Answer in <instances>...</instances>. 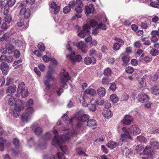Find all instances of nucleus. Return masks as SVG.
Returning <instances> with one entry per match:
<instances>
[{
  "instance_id": "nucleus-1",
  "label": "nucleus",
  "mask_w": 159,
  "mask_h": 159,
  "mask_svg": "<svg viewBox=\"0 0 159 159\" xmlns=\"http://www.w3.org/2000/svg\"><path fill=\"white\" fill-rule=\"evenodd\" d=\"M53 134L54 136L53 138L52 144L59 146L61 150L64 153H66L67 150L66 146L62 145V143L64 142L65 139L66 140H68L69 138V136L68 134L63 135L62 136H58L57 131V130L55 129L53 131Z\"/></svg>"
},
{
  "instance_id": "nucleus-2",
  "label": "nucleus",
  "mask_w": 159,
  "mask_h": 159,
  "mask_svg": "<svg viewBox=\"0 0 159 159\" xmlns=\"http://www.w3.org/2000/svg\"><path fill=\"white\" fill-rule=\"evenodd\" d=\"M34 112L32 107H28L25 110V113H23L21 116V120L23 122H27L30 119Z\"/></svg>"
},
{
  "instance_id": "nucleus-3",
  "label": "nucleus",
  "mask_w": 159,
  "mask_h": 159,
  "mask_svg": "<svg viewBox=\"0 0 159 159\" xmlns=\"http://www.w3.org/2000/svg\"><path fill=\"white\" fill-rule=\"evenodd\" d=\"M61 73L63 75V77L61 79V86L64 88L66 89L68 88V86L66 83L68 80H70V78L68 73L64 69H61Z\"/></svg>"
},
{
  "instance_id": "nucleus-4",
  "label": "nucleus",
  "mask_w": 159,
  "mask_h": 159,
  "mask_svg": "<svg viewBox=\"0 0 159 159\" xmlns=\"http://www.w3.org/2000/svg\"><path fill=\"white\" fill-rule=\"evenodd\" d=\"M45 80L43 81L44 83L46 86V88L48 90L50 89L51 87V84L49 82L54 80V77L52 75V73L50 71H48L47 75L45 76Z\"/></svg>"
},
{
  "instance_id": "nucleus-5",
  "label": "nucleus",
  "mask_w": 159,
  "mask_h": 159,
  "mask_svg": "<svg viewBox=\"0 0 159 159\" xmlns=\"http://www.w3.org/2000/svg\"><path fill=\"white\" fill-rule=\"evenodd\" d=\"M90 27L89 25H85L83 26L84 32L81 31L78 35L82 38H84L86 35L88 36L90 34Z\"/></svg>"
},
{
  "instance_id": "nucleus-6",
  "label": "nucleus",
  "mask_w": 159,
  "mask_h": 159,
  "mask_svg": "<svg viewBox=\"0 0 159 159\" xmlns=\"http://www.w3.org/2000/svg\"><path fill=\"white\" fill-rule=\"evenodd\" d=\"M143 154L146 155V156L148 157H142V159H148L149 158H151L152 157L153 151L152 147L149 146H147L143 150Z\"/></svg>"
},
{
  "instance_id": "nucleus-7",
  "label": "nucleus",
  "mask_w": 159,
  "mask_h": 159,
  "mask_svg": "<svg viewBox=\"0 0 159 159\" xmlns=\"http://www.w3.org/2000/svg\"><path fill=\"white\" fill-rule=\"evenodd\" d=\"M20 14L25 19H29L30 16V11L29 8H22L20 11Z\"/></svg>"
},
{
  "instance_id": "nucleus-8",
  "label": "nucleus",
  "mask_w": 159,
  "mask_h": 159,
  "mask_svg": "<svg viewBox=\"0 0 159 159\" xmlns=\"http://www.w3.org/2000/svg\"><path fill=\"white\" fill-rule=\"evenodd\" d=\"M130 133L133 135H137L141 133V129L139 126L136 125H131L130 128Z\"/></svg>"
},
{
  "instance_id": "nucleus-9",
  "label": "nucleus",
  "mask_w": 159,
  "mask_h": 159,
  "mask_svg": "<svg viewBox=\"0 0 159 159\" xmlns=\"http://www.w3.org/2000/svg\"><path fill=\"white\" fill-rule=\"evenodd\" d=\"M70 58L71 61L73 62L75 61L80 62L82 59V57L80 55H78L75 57V52H74L71 53L70 56Z\"/></svg>"
},
{
  "instance_id": "nucleus-10",
  "label": "nucleus",
  "mask_w": 159,
  "mask_h": 159,
  "mask_svg": "<svg viewBox=\"0 0 159 159\" xmlns=\"http://www.w3.org/2000/svg\"><path fill=\"white\" fill-rule=\"evenodd\" d=\"M10 143L2 137H0V150L3 151L4 150V146H8Z\"/></svg>"
},
{
  "instance_id": "nucleus-11",
  "label": "nucleus",
  "mask_w": 159,
  "mask_h": 159,
  "mask_svg": "<svg viewBox=\"0 0 159 159\" xmlns=\"http://www.w3.org/2000/svg\"><path fill=\"white\" fill-rule=\"evenodd\" d=\"M85 13L86 16L93 13L94 11V8L92 4H90L89 6H86L85 7Z\"/></svg>"
},
{
  "instance_id": "nucleus-12",
  "label": "nucleus",
  "mask_w": 159,
  "mask_h": 159,
  "mask_svg": "<svg viewBox=\"0 0 159 159\" xmlns=\"http://www.w3.org/2000/svg\"><path fill=\"white\" fill-rule=\"evenodd\" d=\"M0 66L3 74L6 75L8 71L9 66L8 64L6 62H3L1 64Z\"/></svg>"
},
{
  "instance_id": "nucleus-13",
  "label": "nucleus",
  "mask_w": 159,
  "mask_h": 159,
  "mask_svg": "<svg viewBox=\"0 0 159 159\" xmlns=\"http://www.w3.org/2000/svg\"><path fill=\"white\" fill-rule=\"evenodd\" d=\"M138 99L142 102H145L149 100L148 96L144 93L139 94L138 95Z\"/></svg>"
},
{
  "instance_id": "nucleus-14",
  "label": "nucleus",
  "mask_w": 159,
  "mask_h": 159,
  "mask_svg": "<svg viewBox=\"0 0 159 159\" xmlns=\"http://www.w3.org/2000/svg\"><path fill=\"white\" fill-rule=\"evenodd\" d=\"M84 63L86 65H89L90 64L93 65L96 62L95 58L94 57L91 58L89 57H85L84 59Z\"/></svg>"
},
{
  "instance_id": "nucleus-15",
  "label": "nucleus",
  "mask_w": 159,
  "mask_h": 159,
  "mask_svg": "<svg viewBox=\"0 0 159 159\" xmlns=\"http://www.w3.org/2000/svg\"><path fill=\"white\" fill-rule=\"evenodd\" d=\"M77 5L76 6L75 10L78 13H81L82 11V7L83 4L81 0H77Z\"/></svg>"
},
{
  "instance_id": "nucleus-16",
  "label": "nucleus",
  "mask_w": 159,
  "mask_h": 159,
  "mask_svg": "<svg viewBox=\"0 0 159 159\" xmlns=\"http://www.w3.org/2000/svg\"><path fill=\"white\" fill-rule=\"evenodd\" d=\"M132 120V116L129 115H126L123 120V123L126 125H129L131 124Z\"/></svg>"
},
{
  "instance_id": "nucleus-17",
  "label": "nucleus",
  "mask_w": 159,
  "mask_h": 159,
  "mask_svg": "<svg viewBox=\"0 0 159 159\" xmlns=\"http://www.w3.org/2000/svg\"><path fill=\"white\" fill-rule=\"evenodd\" d=\"M151 91L155 95H159V87L156 84L152 86L151 89Z\"/></svg>"
},
{
  "instance_id": "nucleus-18",
  "label": "nucleus",
  "mask_w": 159,
  "mask_h": 159,
  "mask_svg": "<svg viewBox=\"0 0 159 159\" xmlns=\"http://www.w3.org/2000/svg\"><path fill=\"white\" fill-rule=\"evenodd\" d=\"M97 93L98 95L100 97H103L105 95L106 93V89L105 88L103 87H100L97 90Z\"/></svg>"
},
{
  "instance_id": "nucleus-19",
  "label": "nucleus",
  "mask_w": 159,
  "mask_h": 159,
  "mask_svg": "<svg viewBox=\"0 0 159 159\" xmlns=\"http://www.w3.org/2000/svg\"><path fill=\"white\" fill-rule=\"evenodd\" d=\"M122 154L124 155L128 156L129 157L130 156L132 155V152L130 149H128L127 148H123L122 151Z\"/></svg>"
},
{
  "instance_id": "nucleus-20",
  "label": "nucleus",
  "mask_w": 159,
  "mask_h": 159,
  "mask_svg": "<svg viewBox=\"0 0 159 159\" xmlns=\"http://www.w3.org/2000/svg\"><path fill=\"white\" fill-rule=\"evenodd\" d=\"M16 86L15 85L9 86L7 87L6 93H13L16 92Z\"/></svg>"
},
{
  "instance_id": "nucleus-21",
  "label": "nucleus",
  "mask_w": 159,
  "mask_h": 159,
  "mask_svg": "<svg viewBox=\"0 0 159 159\" xmlns=\"http://www.w3.org/2000/svg\"><path fill=\"white\" fill-rule=\"evenodd\" d=\"M87 126L89 127H93V129L95 128L97 125L96 120L93 119L89 120L87 121Z\"/></svg>"
},
{
  "instance_id": "nucleus-22",
  "label": "nucleus",
  "mask_w": 159,
  "mask_h": 159,
  "mask_svg": "<svg viewBox=\"0 0 159 159\" xmlns=\"http://www.w3.org/2000/svg\"><path fill=\"white\" fill-rule=\"evenodd\" d=\"M62 118L65 123L66 124H71L72 123V119L71 118L70 119H68L66 114H64L63 116H62Z\"/></svg>"
},
{
  "instance_id": "nucleus-23",
  "label": "nucleus",
  "mask_w": 159,
  "mask_h": 159,
  "mask_svg": "<svg viewBox=\"0 0 159 159\" xmlns=\"http://www.w3.org/2000/svg\"><path fill=\"white\" fill-rule=\"evenodd\" d=\"M125 53H122L121 55L123 56L122 58V60L123 62L124 65L127 66L128 65V63L129 61V59L128 56L126 55L125 56Z\"/></svg>"
},
{
  "instance_id": "nucleus-24",
  "label": "nucleus",
  "mask_w": 159,
  "mask_h": 159,
  "mask_svg": "<svg viewBox=\"0 0 159 159\" xmlns=\"http://www.w3.org/2000/svg\"><path fill=\"white\" fill-rule=\"evenodd\" d=\"M103 113L104 117L107 118H111L113 116V114L111 111L108 109L104 110Z\"/></svg>"
},
{
  "instance_id": "nucleus-25",
  "label": "nucleus",
  "mask_w": 159,
  "mask_h": 159,
  "mask_svg": "<svg viewBox=\"0 0 159 159\" xmlns=\"http://www.w3.org/2000/svg\"><path fill=\"white\" fill-rule=\"evenodd\" d=\"M53 88L54 92H56L58 96H60L64 91L63 89L61 88H57L56 87L54 86Z\"/></svg>"
},
{
  "instance_id": "nucleus-26",
  "label": "nucleus",
  "mask_w": 159,
  "mask_h": 159,
  "mask_svg": "<svg viewBox=\"0 0 159 159\" xmlns=\"http://www.w3.org/2000/svg\"><path fill=\"white\" fill-rule=\"evenodd\" d=\"M96 105L97 104L95 103V102L94 103H92V101H91V102L88 104V107L90 111L93 112L95 111L97 109Z\"/></svg>"
},
{
  "instance_id": "nucleus-27",
  "label": "nucleus",
  "mask_w": 159,
  "mask_h": 159,
  "mask_svg": "<svg viewBox=\"0 0 159 159\" xmlns=\"http://www.w3.org/2000/svg\"><path fill=\"white\" fill-rule=\"evenodd\" d=\"M85 93L89 94L91 96H93L96 94V91L93 89H87L84 91Z\"/></svg>"
},
{
  "instance_id": "nucleus-28",
  "label": "nucleus",
  "mask_w": 159,
  "mask_h": 159,
  "mask_svg": "<svg viewBox=\"0 0 159 159\" xmlns=\"http://www.w3.org/2000/svg\"><path fill=\"white\" fill-rule=\"evenodd\" d=\"M136 141L137 142H139L142 143H146L147 142V140L143 136H137L136 139Z\"/></svg>"
},
{
  "instance_id": "nucleus-29",
  "label": "nucleus",
  "mask_w": 159,
  "mask_h": 159,
  "mask_svg": "<svg viewBox=\"0 0 159 159\" xmlns=\"http://www.w3.org/2000/svg\"><path fill=\"white\" fill-rule=\"evenodd\" d=\"M5 49L8 51V53L10 54L12 53V50L14 48L13 46L11 44L6 43L5 44Z\"/></svg>"
},
{
  "instance_id": "nucleus-30",
  "label": "nucleus",
  "mask_w": 159,
  "mask_h": 159,
  "mask_svg": "<svg viewBox=\"0 0 159 159\" xmlns=\"http://www.w3.org/2000/svg\"><path fill=\"white\" fill-rule=\"evenodd\" d=\"M112 73V71L110 68L107 67L104 70L103 74L105 76H110Z\"/></svg>"
},
{
  "instance_id": "nucleus-31",
  "label": "nucleus",
  "mask_w": 159,
  "mask_h": 159,
  "mask_svg": "<svg viewBox=\"0 0 159 159\" xmlns=\"http://www.w3.org/2000/svg\"><path fill=\"white\" fill-rule=\"evenodd\" d=\"M16 99L13 97H11L8 100V103L10 106H13L16 104Z\"/></svg>"
},
{
  "instance_id": "nucleus-32",
  "label": "nucleus",
  "mask_w": 159,
  "mask_h": 159,
  "mask_svg": "<svg viewBox=\"0 0 159 159\" xmlns=\"http://www.w3.org/2000/svg\"><path fill=\"white\" fill-rule=\"evenodd\" d=\"M117 145V144L116 142L112 141H111L107 144L108 147L112 149L115 148Z\"/></svg>"
},
{
  "instance_id": "nucleus-33",
  "label": "nucleus",
  "mask_w": 159,
  "mask_h": 159,
  "mask_svg": "<svg viewBox=\"0 0 159 159\" xmlns=\"http://www.w3.org/2000/svg\"><path fill=\"white\" fill-rule=\"evenodd\" d=\"M19 92L21 93V96L23 98H25L28 96L29 93L27 89H25Z\"/></svg>"
},
{
  "instance_id": "nucleus-34",
  "label": "nucleus",
  "mask_w": 159,
  "mask_h": 159,
  "mask_svg": "<svg viewBox=\"0 0 159 159\" xmlns=\"http://www.w3.org/2000/svg\"><path fill=\"white\" fill-rule=\"evenodd\" d=\"M89 116L87 114H84L81 116L79 117V119L82 122H85L89 119Z\"/></svg>"
},
{
  "instance_id": "nucleus-35",
  "label": "nucleus",
  "mask_w": 159,
  "mask_h": 159,
  "mask_svg": "<svg viewBox=\"0 0 159 159\" xmlns=\"http://www.w3.org/2000/svg\"><path fill=\"white\" fill-rule=\"evenodd\" d=\"M25 89V84L24 82H21L19 84L18 87L17 88V91H20Z\"/></svg>"
},
{
  "instance_id": "nucleus-36",
  "label": "nucleus",
  "mask_w": 159,
  "mask_h": 159,
  "mask_svg": "<svg viewBox=\"0 0 159 159\" xmlns=\"http://www.w3.org/2000/svg\"><path fill=\"white\" fill-rule=\"evenodd\" d=\"M110 98L111 100L114 103H116L118 100V97L115 94L111 95Z\"/></svg>"
},
{
  "instance_id": "nucleus-37",
  "label": "nucleus",
  "mask_w": 159,
  "mask_h": 159,
  "mask_svg": "<svg viewBox=\"0 0 159 159\" xmlns=\"http://www.w3.org/2000/svg\"><path fill=\"white\" fill-rule=\"evenodd\" d=\"M97 27L98 29H101L102 30H106L107 27L102 22L99 23L97 25Z\"/></svg>"
},
{
  "instance_id": "nucleus-38",
  "label": "nucleus",
  "mask_w": 159,
  "mask_h": 159,
  "mask_svg": "<svg viewBox=\"0 0 159 159\" xmlns=\"http://www.w3.org/2000/svg\"><path fill=\"white\" fill-rule=\"evenodd\" d=\"M130 138V134L126 135L124 134H122L120 136V139L122 141H126L128 139Z\"/></svg>"
},
{
  "instance_id": "nucleus-39",
  "label": "nucleus",
  "mask_w": 159,
  "mask_h": 159,
  "mask_svg": "<svg viewBox=\"0 0 159 159\" xmlns=\"http://www.w3.org/2000/svg\"><path fill=\"white\" fill-rule=\"evenodd\" d=\"M77 0L75 1V0L71 1L69 2L68 6L70 8H73L75 6L77 5Z\"/></svg>"
},
{
  "instance_id": "nucleus-40",
  "label": "nucleus",
  "mask_w": 159,
  "mask_h": 159,
  "mask_svg": "<svg viewBox=\"0 0 159 159\" xmlns=\"http://www.w3.org/2000/svg\"><path fill=\"white\" fill-rule=\"evenodd\" d=\"M76 46L80 49L86 47V45L84 44V42L82 41H80L77 43L76 44Z\"/></svg>"
},
{
  "instance_id": "nucleus-41",
  "label": "nucleus",
  "mask_w": 159,
  "mask_h": 159,
  "mask_svg": "<svg viewBox=\"0 0 159 159\" xmlns=\"http://www.w3.org/2000/svg\"><path fill=\"white\" fill-rule=\"evenodd\" d=\"M38 48L40 50L41 52H43L44 51L45 48L44 44L42 43H39L38 45Z\"/></svg>"
},
{
  "instance_id": "nucleus-42",
  "label": "nucleus",
  "mask_w": 159,
  "mask_h": 159,
  "mask_svg": "<svg viewBox=\"0 0 159 159\" xmlns=\"http://www.w3.org/2000/svg\"><path fill=\"white\" fill-rule=\"evenodd\" d=\"M150 53L152 56H155L159 54V52L157 50L152 49L151 50Z\"/></svg>"
},
{
  "instance_id": "nucleus-43",
  "label": "nucleus",
  "mask_w": 159,
  "mask_h": 159,
  "mask_svg": "<svg viewBox=\"0 0 159 159\" xmlns=\"http://www.w3.org/2000/svg\"><path fill=\"white\" fill-rule=\"evenodd\" d=\"M151 147L153 148H155V149L159 148V143L156 141H154L152 143H151Z\"/></svg>"
},
{
  "instance_id": "nucleus-44",
  "label": "nucleus",
  "mask_w": 159,
  "mask_h": 159,
  "mask_svg": "<svg viewBox=\"0 0 159 159\" xmlns=\"http://www.w3.org/2000/svg\"><path fill=\"white\" fill-rule=\"evenodd\" d=\"M121 46V45H120L119 43H116L113 45V49L115 51L118 50L120 49Z\"/></svg>"
},
{
  "instance_id": "nucleus-45",
  "label": "nucleus",
  "mask_w": 159,
  "mask_h": 159,
  "mask_svg": "<svg viewBox=\"0 0 159 159\" xmlns=\"http://www.w3.org/2000/svg\"><path fill=\"white\" fill-rule=\"evenodd\" d=\"M126 72L129 74H131L134 72V69L133 67L130 66H128L125 69Z\"/></svg>"
},
{
  "instance_id": "nucleus-46",
  "label": "nucleus",
  "mask_w": 159,
  "mask_h": 159,
  "mask_svg": "<svg viewBox=\"0 0 159 159\" xmlns=\"http://www.w3.org/2000/svg\"><path fill=\"white\" fill-rule=\"evenodd\" d=\"M34 131L36 134L38 136L42 132V129L41 127H38L35 129Z\"/></svg>"
},
{
  "instance_id": "nucleus-47",
  "label": "nucleus",
  "mask_w": 159,
  "mask_h": 159,
  "mask_svg": "<svg viewBox=\"0 0 159 159\" xmlns=\"http://www.w3.org/2000/svg\"><path fill=\"white\" fill-rule=\"evenodd\" d=\"M5 20L8 24H10L11 21V17L10 16L7 15L4 18Z\"/></svg>"
},
{
  "instance_id": "nucleus-48",
  "label": "nucleus",
  "mask_w": 159,
  "mask_h": 159,
  "mask_svg": "<svg viewBox=\"0 0 159 159\" xmlns=\"http://www.w3.org/2000/svg\"><path fill=\"white\" fill-rule=\"evenodd\" d=\"M139 83L142 87H144L145 86V81L143 78L139 79Z\"/></svg>"
},
{
  "instance_id": "nucleus-49",
  "label": "nucleus",
  "mask_w": 159,
  "mask_h": 159,
  "mask_svg": "<svg viewBox=\"0 0 159 159\" xmlns=\"http://www.w3.org/2000/svg\"><path fill=\"white\" fill-rule=\"evenodd\" d=\"M13 144L16 147H18L19 146V141L17 138H14L13 139Z\"/></svg>"
},
{
  "instance_id": "nucleus-50",
  "label": "nucleus",
  "mask_w": 159,
  "mask_h": 159,
  "mask_svg": "<svg viewBox=\"0 0 159 159\" xmlns=\"http://www.w3.org/2000/svg\"><path fill=\"white\" fill-rule=\"evenodd\" d=\"M71 8L68 6H66L65 7H64L63 8V12L64 13L66 14L69 12L70 11Z\"/></svg>"
},
{
  "instance_id": "nucleus-51",
  "label": "nucleus",
  "mask_w": 159,
  "mask_h": 159,
  "mask_svg": "<svg viewBox=\"0 0 159 159\" xmlns=\"http://www.w3.org/2000/svg\"><path fill=\"white\" fill-rule=\"evenodd\" d=\"M110 89L112 91H115L116 89V84L115 83L113 82L110 84Z\"/></svg>"
},
{
  "instance_id": "nucleus-52",
  "label": "nucleus",
  "mask_w": 159,
  "mask_h": 159,
  "mask_svg": "<svg viewBox=\"0 0 159 159\" xmlns=\"http://www.w3.org/2000/svg\"><path fill=\"white\" fill-rule=\"evenodd\" d=\"M24 19H20L17 23V25L19 27H22L24 24Z\"/></svg>"
},
{
  "instance_id": "nucleus-53",
  "label": "nucleus",
  "mask_w": 159,
  "mask_h": 159,
  "mask_svg": "<svg viewBox=\"0 0 159 159\" xmlns=\"http://www.w3.org/2000/svg\"><path fill=\"white\" fill-rule=\"evenodd\" d=\"M97 22L93 20H91L90 21V24L91 26L94 28L97 24Z\"/></svg>"
},
{
  "instance_id": "nucleus-54",
  "label": "nucleus",
  "mask_w": 159,
  "mask_h": 159,
  "mask_svg": "<svg viewBox=\"0 0 159 159\" xmlns=\"http://www.w3.org/2000/svg\"><path fill=\"white\" fill-rule=\"evenodd\" d=\"M115 40L119 43V44L121 45H123L124 44V42L123 40L120 39V38H117L116 37H115Z\"/></svg>"
},
{
  "instance_id": "nucleus-55",
  "label": "nucleus",
  "mask_w": 159,
  "mask_h": 159,
  "mask_svg": "<svg viewBox=\"0 0 159 159\" xmlns=\"http://www.w3.org/2000/svg\"><path fill=\"white\" fill-rule=\"evenodd\" d=\"M1 5L2 7H5L8 4V1L6 0H1Z\"/></svg>"
},
{
  "instance_id": "nucleus-56",
  "label": "nucleus",
  "mask_w": 159,
  "mask_h": 159,
  "mask_svg": "<svg viewBox=\"0 0 159 159\" xmlns=\"http://www.w3.org/2000/svg\"><path fill=\"white\" fill-rule=\"evenodd\" d=\"M13 59V57L12 56L7 57V58L5 60V61H6L8 63H11L12 62Z\"/></svg>"
},
{
  "instance_id": "nucleus-57",
  "label": "nucleus",
  "mask_w": 159,
  "mask_h": 159,
  "mask_svg": "<svg viewBox=\"0 0 159 159\" xmlns=\"http://www.w3.org/2000/svg\"><path fill=\"white\" fill-rule=\"evenodd\" d=\"M15 0H9L8 1V6L9 7H11L15 4Z\"/></svg>"
},
{
  "instance_id": "nucleus-58",
  "label": "nucleus",
  "mask_w": 159,
  "mask_h": 159,
  "mask_svg": "<svg viewBox=\"0 0 159 159\" xmlns=\"http://www.w3.org/2000/svg\"><path fill=\"white\" fill-rule=\"evenodd\" d=\"M109 82V80L107 78H103L102 79V83L104 84H107Z\"/></svg>"
},
{
  "instance_id": "nucleus-59",
  "label": "nucleus",
  "mask_w": 159,
  "mask_h": 159,
  "mask_svg": "<svg viewBox=\"0 0 159 159\" xmlns=\"http://www.w3.org/2000/svg\"><path fill=\"white\" fill-rule=\"evenodd\" d=\"M141 26L142 28L146 29L148 27V23L146 22H142L141 23Z\"/></svg>"
},
{
  "instance_id": "nucleus-60",
  "label": "nucleus",
  "mask_w": 159,
  "mask_h": 159,
  "mask_svg": "<svg viewBox=\"0 0 159 159\" xmlns=\"http://www.w3.org/2000/svg\"><path fill=\"white\" fill-rule=\"evenodd\" d=\"M137 53L139 56H140L141 57H143L144 56L143 51L140 49H139L138 50Z\"/></svg>"
},
{
  "instance_id": "nucleus-61",
  "label": "nucleus",
  "mask_w": 159,
  "mask_h": 159,
  "mask_svg": "<svg viewBox=\"0 0 159 159\" xmlns=\"http://www.w3.org/2000/svg\"><path fill=\"white\" fill-rule=\"evenodd\" d=\"M134 47L135 48H139L141 46V43L139 41H137L135 42L134 44Z\"/></svg>"
},
{
  "instance_id": "nucleus-62",
  "label": "nucleus",
  "mask_w": 159,
  "mask_h": 159,
  "mask_svg": "<svg viewBox=\"0 0 159 159\" xmlns=\"http://www.w3.org/2000/svg\"><path fill=\"white\" fill-rule=\"evenodd\" d=\"M104 103V100L101 99L99 102L98 100H96L95 101V103L97 105H102Z\"/></svg>"
},
{
  "instance_id": "nucleus-63",
  "label": "nucleus",
  "mask_w": 159,
  "mask_h": 159,
  "mask_svg": "<svg viewBox=\"0 0 159 159\" xmlns=\"http://www.w3.org/2000/svg\"><path fill=\"white\" fill-rule=\"evenodd\" d=\"M57 156L58 159H65L64 155L61 153L58 152L57 153Z\"/></svg>"
},
{
  "instance_id": "nucleus-64",
  "label": "nucleus",
  "mask_w": 159,
  "mask_h": 159,
  "mask_svg": "<svg viewBox=\"0 0 159 159\" xmlns=\"http://www.w3.org/2000/svg\"><path fill=\"white\" fill-rule=\"evenodd\" d=\"M43 137L45 139L47 140L51 139V136L50 135V133L49 132H48L45 135H44Z\"/></svg>"
}]
</instances>
